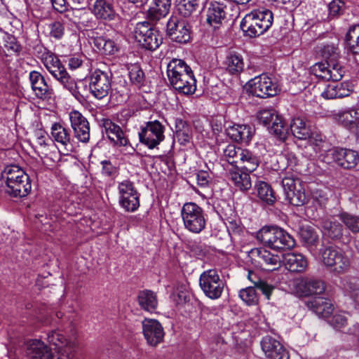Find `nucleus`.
Masks as SVG:
<instances>
[{
    "instance_id": "obj_1",
    "label": "nucleus",
    "mask_w": 359,
    "mask_h": 359,
    "mask_svg": "<svg viewBox=\"0 0 359 359\" xmlns=\"http://www.w3.org/2000/svg\"><path fill=\"white\" fill-rule=\"evenodd\" d=\"M251 255L261 266L271 271L278 269L281 262L286 269L292 272H303L308 266L306 259L302 254L287 253L283 255L281 260L280 256L272 254L265 248H257L252 250Z\"/></svg>"
},
{
    "instance_id": "obj_2",
    "label": "nucleus",
    "mask_w": 359,
    "mask_h": 359,
    "mask_svg": "<svg viewBox=\"0 0 359 359\" xmlns=\"http://www.w3.org/2000/svg\"><path fill=\"white\" fill-rule=\"evenodd\" d=\"M320 53L326 62L313 65L311 67L313 74L316 77L326 81L340 80L344 76V69L338 60L340 53L338 43L324 44L320 48Z\"/></svg>"
},
{
    "instance_id": "obj_3",
    "label": "nucleus",
    "mask_w": 359,
    "mask_h": 359,
    "mask_svg": "<svg viewBox=\"0 0 359 359\" xmlns=\"http://www.w3.org/2000/svg\"><path fill=\"white\" fill-rule=\"evenodd\" d=\"M167 75L170 86L177 93L191 95L196 92V80L193 71L183 60H171L167 65Z\"/></svg>"
},
{
    "instance_id": "obj_4",
    "label": "nucleus",
    "mask_w": 359,
    "mask_h": 359,
    "mask_svg": "<svg viewBox=\"0 0 359 359\" xmlns=\"http://www.w3.org/2000/svg\"><path fill=\"white\" fill-rule=\"evenodd\" d=\"M1 178L5 182L6 192L13 197H25L32 189L29 175L19 165H6L1 172Z\"/></svg>"
},
{
    "instance_id": "obj_5",
    "label": "nucleus",
    "mask_w": 359,
    "mask_h": 359,
    "mask_svg": "<svg viewBox=\"0 0 359 359\" xmlns=\"http://www.w3.org/2000/svg\"><path fill=\"white\" fill-rule=\"evenodd\" d=\"M322 264L334 275H341L348 271L351 259L344 250L336 245H323L318 252Z\"/></svg>"
},
{
    "instance_id": "obj_6",
    "label": "nucleus",
    "mask_w": 359,
    "mask_h": 359,
    "mask_svg": "<svg viewBox=\"0 0 359 359\" xmlns=\"http://www.w3.org/2000/svg\"><path fill=\"white\" fill-rule=\"evenodd\" d=\"M257 239L275 250H284L295 245L294 238L283 229L276 226H265L257 232Z\"/></svg>"
},
{
    "instance_id": "obj_7",
    "label": "nucleus",
    "mask_w": 359,
    "mask_h": 359,
    "mask_svg": "<svg viewBox=\"0 0 359 359\" xmlns=\"http://www.w3.org/2000/svg\"><path fill=\"white\" fill-rule=\"evenodd\" d=\"M280 178L285 198L290 204L299 206L307 202L304 187L296 172L287 168L280 174Z\"/></svg>"
},
{
    "instance_id": "obj_8",
    "label": "nucleus",
    "mask_w": 359,
    "mask_h": 359,
    "mask_svg": "<svg viewBox=\"0 0 359 359\" xmlns=\"http://www.w3.org/2000/svg\"><path fill=\"white\" fill-rule=\"evenodd\" d=\"M181 217L185 229L192 233H200L205 228L204 210L195 203H184L181 209Z\"/></svg>"
},
{
    "instance_id": "obj_9",
    "label": "nucleus",
    "mask_w": 359,
    "mask_h": 359,
    "mask_svg": "<svg viewBox=\"0 0 359 359\" xmlns=\"http://www.w3.org/2000/svg\"><path fill=\"white\" fill-rule=\"evenodd\" d=\"M199 285L204 294L210 299H219L224 291L226 283L215 269L204 271L199 278Z\"/></svg>"
},
{
    "instance_id": "obj_10",
    "label": "nucleus",
    "mask_w": 359,
    "mask_h": 359,
    "mask_svg": "<svg viewBox=\"0 0 359 359\" xmlns=\"http://www.w3.org/2000/svg\"><path fill=\"white\" fill-rule=\"evenodd\" d=\"M290 289L299 297L320 295L325 292V283L318 278L302 276L291 281Z\"/></svg>"
},
{
    "instance_id": "obj_11",
    "label": "nucleus",
    "mask_w": 359,
    "mask_h": 359,
    "mask_svg": "<svg viewBox=\"0 0 359 359\" xmlns=\"http://www.w3.org/2000/svg\"><path fill=\"white\" fill-rule=\"evenodd\" d=\"M165 130L158 120L147 121L139 132L140 142L149 149L156 148L165 140Z\"/></svg>"
},
{
    "instance_id": "obj_12",
    "label": "nucleus",
    "mask_w": 359,
    "mask_h": 359,
    "mask_svg": "<svg viewBox=\"0 0 359 359\" xmlns=\"http://www.w3.org/2000/svg\"><path fill=\"white\" fill-rule=\"evenodd\" d=\"M134 37L140 45L150 50L157 49L163 42V37L160 32L145 21L136 25Z\"/></svg>"
},
{
    "instance_id": "obj_13",
    "label": "nucleus",
    "mask_w": 359,
    "mask_h": 359,
    "mask_svg": "<svg viewBox=\"0 0 359 359\" xmlns=\"http://www.w3.org/2000/svg\"><path fill=\"white\" fill-rule=\"evenodd\" d=\"M248 90L254 96L266 98L276 95L280 88L272 78L261 74L248 81Z\"/></svg>"
},
{
    "instance_id": "obj_14",
    "label": "nucleus",
    "mask_w": 359,
    "mask_h": 359,
    "mask_svg": "<svg viewBox=\"0 0 359 359\" xmlns=\"http://www.w3.org/2000/svg\"><path fill=\"white\" fill-rule=\"evenodd\" d=\"M118 203L126 212H133L140 207V194L133 182L123 180L118 184Z\"/></svg>"
},
{
    "instance_id": "obj_15",
    "label": "nucleus",
    "mask_w": 359,
    "mask_h": 359,
    "mask_svg": "<svg viewBox=\"0 0 359 359\" xmlns=\"http://www.w3.org/2000/svg\"><path fill=\"white\" fill-rule=\"evenodd\" d=\"M91 95L97 100L107 97L111 90V74L100 69L95 70L89 78Z\"/></svg>"
},
{
    "instance_id": "obj_16",
    "label": "nucleus",
    "mask_w": 359,
    "mask_h": 359,
    "mask_svg": "<svg viewBox=\"0 0 359 359\" xmlns=\"http://www.w3.org/2000/svg\"><path fill=\"white\" fill-rule=\"evenodd\" d=\"M48 341L55 346L57 359H72L76 346L75 341L67 339L60 331H52L48 334Z\"/></svg>"
},
{
    "instance_id": "obj_17",
    "label": "nucleus",
    "mask_w": 359,
    "mask_h": 359,
    "mask_svg": "<svg viewBox=\"0 0 359 359\" xmlns=\"http://www.w3.org/2000/svg\"><path fill=\"white\" fill-rule=\"evenodd\" d=\"M167 34L172 41L185 43L191 39L190 26L186 20L171 16L167 22Z\"/></svg>"
},
{
    "instance_id": "obj_18",
    "label": "nucleus",
    "mask_w": 359,
    "mask_h": 359,
    "mask_svg": "<svg viewBox=\"0 0 359 359\" xmlns=\"http://www.w3.org/2000/svg\"><path fill=\"white\" fill-rule=\"evenodd\" d=\"M69 117L74 137L79 142H88L90 140V124L87 118L76 110L69 112Z\"/></svg>"
},
{
    "instance_id": "obj_19",
    "label": "nucleus",
    "mask_w": 359,
    "mask_h": 359,
    "mask_svg": "<svg viewBox=\"0 0 359 359\" xmlns=\"http://www.w3.org/2000/svg\"><path fill=\"white\" fill-rule=\"evenodd\" d=\"M142 325L144 337L150 346H156L163 341L164 330L157 320L144 318Z\"/></svg>"
},
{
    "instance_id": "obj_20",
    "label": "nucleus",
    "mask_w": 359,
    "mask_h": 359,
    "mask_svg": "<svg viewBox=\"0 0 359 359\" xmlns=\"http://www.w3.org/2000/svg\"><path fill=\"white\" fill-rule=\"evenodd\" d=\"M226 8L224 0L208 3L205 11L207 23L214 29L219 28L226 18Z\"/></svg>"
},
{
    "instance_id": "obj_21",
    "label": "nucleus",
    "mask_w": 359,
    "mask_h": 359,
    "mask_svg": "<svg viewBox=\"0 0 359 359\" xmlns=\"http://www.w3.org/2000/svg\"><path fill=\"white\" fill-rule=\"evenodd\" d=\"M334 118L350 132L359 135V107L339 111L334 114Z\"/></svg>"
},
{
    "instance_id": "obj_22",
    "label": "nucleus",
    "mask_w": 359,
    "mask_h": 359,
    "mask_svg": "<svg viewBox=\"0 0 359 359\" xmlns=\"http://www.w3.org/2000/svg\"><path fill=\"white\" fill-rule=\"evenodd\" d=\"M262 349L269 359H289V354L283 345L271 336L263 337L261 341Z\"/></svg>"
},
{
    "instance_id": "obj_23",
    "label": "nucleus",
    "mask_w": 359,
    "mask_h": 359,
    "mask_svg": "<svg viewBox=\"0 0 359 359\" xmlns=\"http://www.w3.org/2000/svg\"><path fill=\"white\" fill-rule=\"evenodd\" d=\"M31 87L35 95L41 100H48L53 94V90L48 86L44 77L36 71L29 73Z\"/></svg>"
},
{
    "instance_id": "obj_24",
    "label": "nucleus",
    "mask_w": 359,
    "mask_h": 359,
    "mask_svg": "<svg viewBox=\"0 0 359 359\" xmlns=\"http://www.w3.org/2000/svg\"><path fill=\"white\" fill-rule=\"evenodd\" d=\"M27 359H53L50 348L40 339L27 343Z\"/></svg>"
},
{
    "instance_id": "obj_25",
    "label": "nucleus",
    "mask_w": 359,
    "mask_h": 359,
    "mask_svg": "<svg viewBox=\"0 0 359 359\" xmlns=\"http://www.w3.org/2000/svg\"><path fill=\"white\" fill-rule=\"evenodd\" d=\"M353 92L351 85L348 82L332 83L327 85L321 92V96L326 100L343 98Z\"/></svg>"
},
{
    "instance_id": "obj_26",
    "label": "nucleus",
    "mask_w": 359,
    "mask_h": 359,
    "mask_svg": "<svg viewBox=\"0 0 359 359\" xmlns=\"http://www.w3.org/2000/svg\"><path fill=\"white\" fill-rule=\"evenodd\" d=\"M255 128L245 124H233L226 129V135L235 142L249 143L255 134Z\"/></svg>"
},
{
    "instance_id": "obj_27",
    "label": "nucleus",
    "mask_w": 359,
    "mask_h": 359,
    "mask_svg": "<svg viewBox=\"0 0 359 359\" xmlns=\"http://www.w3.org/2000/svg\"><path fill=\"white\" fill-rule=\"evenodd\" d=\"M39 48L41 53L40 58L42 63L53 77L57 76L58 73L60 74L66 69L64 65L61 63L58 57L53 53L48 50L43 46H40Z\"/></svg>"
},
{
    "instance_id": "obj_28",
    "label": "nucleus",
    "mask_w": 359,
    "mask_h": 359,
    "mask_svg": "<svg viewBox=\"0 0 359 359\" xmlns=\"http://www.w3.org/2000/svg\"><path fill=\"white\" fill-rule=\"evenodd\" d=\"M50 137L53 141L65 148H69V150L73 147V139L69 129L60 123L55 122L51 125Z\"/></svg>"
},
{
    "instance_id": "obj_29",
    "label": "nucleus",
    "mask_w": 359,
    "mask_h": 359,
    "mask_svg": "<svg viewBox=\"0 0 359 359\" xmlns=\"http://www.w3.org/2000/svg\"><path fill=\"white\" fill-rule=\"evenodd\" d=\"M315 140L316 143H313L309 147H311L314 150L316 156L318 154L320 161L327 164L335 163L337 165L339 148H332L325 150L323 149L326 144L325 142L323 141L321 138L319 140V142L318 140Z\"/></svg>"
},
{
    "instance_id": "obj_30",
    "label": "nucleus",
    "mask_w": 359,
    "mask_h": 359,
    "mask_svg": "<svg viewBox=\"0 0 359 359\" xmlns=\"http://www.w3.org/2000/svg\"><path fill=\"white\" fill-rule=\"evenodd\" d=\"M244 170L233 168L228 172L229 180L233 185L242 191L249 190L252 187V182L249 172Z\"/></svg>"
},
{
    "instance_id": "obj_31",
    "label": "nucleus",
    "mask_w": 359,
    "mask_h": 359,
    "mask_svg": "<svg viewBox=\"0 0 359 359\" xmlns=\"http://www.w3.org/2000/svg\"><path fill=\"white\" fill-rule=\"evenodd\" d=\"M103 128L109 139L116 145L126 146L128 144V139L121 128L113 123L111 120L104 119Z\"/></svg>"
},
{
    "instance_id": "obj_32",
    "label": "nucleus",
    "mask_w": 359,
    "mask_h": 359,
    "mask_svg": "<svg viewBox=\"0 0 359 359\" xmlns=\"http://www.w3.org/2000/svg\"><path fill=\"white\" fill-rule=\"evenodd\" d=\"M93 13L97 19L105 21L114 20L116 15L112 4L106 0H95Z\"/></svg>"
},
{
    "instance_id": "obj_33",
    "label": "nucleus",
    "mask_w": 359,
    "mask_h": 359,
    "mask_svg": "<svg viewBox=\"0 0 359 359\" xmlns=\"http://www.w3.org/2000/svg\"><path fill=\"white\" fill-rule=\"evenodd\" d=\"M54 78L60 83L64 89L68 90L77 100L83 98V95L79 89L76 81L69 75L66 69L60 74L58 73L57 76Z\"/></svg>"
},
{
    "instance_id": "obj_34",
    "label": "nucleus",
    "mask_w": 359,
    "mask_h": 359,
    "mask_svg": "<svg viewBox=\"0 0 359 359\" xmlns=\"http://www.w3.org/2000/svg\"><path fill=\"white\" fill-rule=\"evenodd\" d=\"M307 306L321 318L329 317L334 310V306L330 300L320 297L309 301Z\"/></svg>"
},
{
    "instance_id": "obj_35",
    "label": "nucleus",
    "mask_w": 359,
    "mask_h": 359,
    "mask_svg": "<svg viewBox=\"0 0 359 359\" xmlns=\"http://www.w3.org/2000/svg\"><path fill=\"white\" fill-rule=\"evenodd\" d=\"M359 162V155L356 151L339 148L337 165L345 169L354 168Z\"/></svg>"
},
{
    "instance_id": "obj_36",
    "label": "nucleus",
    "mask_w": 359,
    "mask_h": 359,
    "mask_svg": "<svg viewBox=\"0 0 359 359\" xmlns=\"http://www.w3.org/2000/svg\"><path fill=\"white\" fill-rule=\"evenodd\" d=\"M259 164V159L257 155L249 149H243L236 168L252 172L257 169Z\"/></svg>"
},
{
    "instance_id": "obj_37",
    "label": "nucleus",
    "mask_w": 359,
    "mask_h": 359,
    "mask_svg": "<svg viewBox=\"0 0 359 359\" xmlns=\"http://www.w3.org/2000/svg\"><path fill=\"white\" fill-rule=\"evenodd\" d=\"M240 27L244 35L249 37H256L264 33L250 13H248L242 19Z\"/></svg>"
},
{
    "instance_id": "obj_38",
    "label": "nucleus",
    "mask_w": 359,
    "mask_h": 359,
    "mask_svg": "<svg viewBox=\"0 0 359 359\" xmlns=\"http://www.w3.org/2000/svg\"><path fill=\"white\" fill-rule=\"evenodd\" d=\"M140 306L144 311L153 313L157 308L158 300L156 294L149 290H142L139 292L137 297Z\"/></svg>"
},
{
    "instance_id": "obj_39",
    "label": "nucleus",
    "mask_w": 359,
    "mask_h": 359,
    "mask_svg": "<svg viewBox=\"0 0 359 359\" xmlns=\"http://www.w3.org/2000/svg\"><path fill=\"white\" fill-rule=\"evenodd\" d=\"M250 15L259 24L264 33L271 27L273 21V13L269 9H257L251 11Z\"/></svg>"
},
{
    "instance_id": "obj_40",
    "label": "nucleus",
    "mask_w": 359,
    "mask_h": 359,
    "mask_svg": "<svg viewBox=\"0 0 359 359\" xmlns=\"http://www.w3.org/2000/svg\"><path fill=\"white\" fill-rule=\"evenodd\" d=\"M170 6L171 0H153L148 11L149 15L154 20H158L169 13Z\"/></svg>"
},
{
    "instance_id": "obj_41",
    "label": "nucleus",
    "mask_w": 359,
    "mask_h": 359,
    "mask_svg": "<svg viewBox=\"0 0 359 359\" xmlns=\"http://www.w3.org/2000/svg\"><path fill=\"white\" fill-rule=\"evenodd\" d=\"M175 136L180 144L186 145L191 142L192 130L189 125L182 119L175 121Z\"/></svg>"
},
{
    "instance_id": "obj_42",
    "label": "nucleus",
    "mask_w": 359,
    "mask_h": 359,
    "mask_svg": "<svg viewBox=\"0 0 359 359\" xmlns=\"http://www.w3.org/2000/svg\"><path fill=\"white\" fill-rule=\"evenodd\" d=\"M290 130L292 135L299 140H306L311 137V141L313 139L310 136V130L307 127L304 120L299 117H295L292 119L290 123Z\"/></svg>"
},
{
    "instance_id": "obj_43",
    "label": "nucleus",
    "mask_w": 359,
    "mask_h": 359,
    "mask_svg": "<svg viewBox=\"0 0 359 359\" xmlns=\"http://www.w3.org/2000/svg\"><path fill=\"white\" fill-rule=\"evenodd\" d=\"M345 41L348 49L353 55L359 56V24L349 28L346 34Z\"/></svg>"
},
{
    "instance_id": "obj_44",
    "label": "nucleus",
    "mask_w": 359,
    "mask_h": 359,
    "mask_svg": "<svg viewBox=\"0 0 359 359\" xmlns=\"http://www.w3.org/2000/svg\"><path fill=\"white\" fill-rule=\"evenodd\" d=\"M322 231L324 236L332 239H339L342 236V225L334 220L326 219L322 222Z\"/></svg>"
},
{
    "instance_id": "obj_45",
    "label": "nucleus",
    "mask_w": 359,
    "mask_h": 359,
    "mask_svg": "<svg viewBox=\"0 0 359 359\" xmlns=\"http://www.w3.org/2000/svg\"><path fill=\"white\" fill-rule=\"evenodd\" d=\"M226 69L231 74H237L243 70V56L237 53H230L225 60Z\"/></svg>"
},
{
    "instance_id": "obj_46",
    "label": "nucleus",
    "mask_w": 359,
    "mask_h": 359,
    "mask_svg": "<svg viewBox=\"0 0 359 359\" xmlns=\"http://www.w3.org/2000/svg\"><path fill=\"white\" fill-rule=\"evenodd\" d=\"M95 46L104 55H113L118 50L115 42L104 36H97L93 39Z\"/></svg>"
},
{
    "instance_id": "obj_47",
    "label": "nucleus",
    "mask_w": 359,
    "mask_h": 359,
    "mask_svg": "<svg viewBox=\"0 0 359 359\" xmlns=\"http://www.w3.org/2000/svg\"><path fill=\"white\" fill-rule=\"evenodd\" d=\"M255 187L258 197L266 203L272 205L276 201V196L271 186L265 182L259 181Z\"/></svg>"
},
{
    "instance_id": "obj_48",
    "label": "nucleus",
    "mask_w": 359,
    "mask_h": 359,
    "mask_svg": "<svg viewBox=\"0 0 359 359\" xmlns=\"http://www.w3.org/2000/svg\"><path fill=\"white\" fill-rule=\"evenodd\" d=\"M330 191L327 188H311L309 200L316 207H324L329 198Z\"/></svg>"
},
{
    "instance_id": "obj_49",
    "label": "nucleus",
    "mask_w": 359,
    "mask_h": 359,
    "mask_svg": "<svg viewBox=\"0 0 359 359\" xmlns=\"http://www.w3.org/2000/svg\"><path fill=\"white\" fill-rule=\"evenodd\" d=\"M344 291L353 300L355 309L359 311V280L351 279L346 281L344 284Z\"/></svg>"
},
{
    "instance_id": "obj_50",
    "label": "nucleus",
    "mask_w": 359,
    "mask_h": 359,
    "mask_svg": "<svg viewBox=\"0 0 359 359\" xmlns=\"http://www.w3.org/2000/svg\"><path fill=\"white\" fill-rule=\"evenodd\" d=\"M128 70L131 83L141 87L144 83L145 75L140 66L137 63L130 64L128 65Z\"/></svg>"
},
{
    "instance_id": "obj_51",
    "label": "nucleus",
    "mask_w": 359,
    "mask_h": 359,
    "mask_svg": "<svg viewBox=\"0 0 359 359\" xmlns=\"http://www.w3.org/2000/svg\"><path fill=\"white\" fill-rule=\"evenodd\" d=\"M243 148L236 147L234 144H228L223 150V157L229 164L232 165L234 168L238 165L241 154Z\"/></svg>"
},
{
    "instance_id": "obj_52",
    "label": "nucleus",
    "mask_w": 359,
    "mask_h": 359,
    "mask_svg": "<svg viewBox=\"0 0 359 359\" xmlns=\"http://www.w3.org/2000/svg\"><path fill=\"white\" fill-rule=\"evenodd\" d=\"M299 236L304 244L312 250L318 241V235L311 226H303L299 231Z\"/></svg>"
},
{
    "instance_id": "obj_53",
    "label": "nucleus",
    "mask_w": 359,
    "mask_h": 359,
    "mask_svg": "<svg viewBox=\"0 0 359 359\" xmlns=\"http://www.w3.org/2000/svg\"><path fill=\"white\" fill-rule=\"evenodd\" d=\"M239 297L248 306L256 305L259 302L258 294L254 287H247L239 291Z\"/></svg>"
},
{
    "instance_id": "obj_54",
    "label": "nucleus",
    "mask_w": 359,
    "mask_h": 359,
    "mask_svg": "<svg viewBox=\"0 0 359 359\" xmlns=\"http://www.w3.org/2000/svg\"><path fill=\"white\" fill-rule=\"evenodd\" d=\"M198 6V0H180L177 8L180 14L185 18L190 16Z\"/></svg>"
},
{
    "instance_id": "obj_55",
    "label": "nucleus",
    "mask_w": 359,
    "mask_h": 359,
    "mask_svg": "<svg viewBox=\"0 0 359 359\" xmlns=\"http://www.w3.org/2000/svg\"><path fill=\"white\" fill-rule=\"evenodd\" d=\"M269 130L271 133L283 140L286 137L288 132V128L285 125L282 116L279 115L272 122Z\"/></svg>"
},
{
    "instance_id": "obj_56",
    "label": "nucleus",
    "mask_w": 359,
    "mask_h": 359,
    "mask_svg": "<svg viewBox=\"0 0 359 359\" xmlns=\"http://www.w3.org/2000/svg\"><path fill=\"white\" fill-rule=\"evenodd\" d=\"M248 279L255 284V286L259 289L266 297L269 299L271 294L274 289V287L267 283L266 281L260 279H257L255 274L253 272L249 271L248 275Z\"/></svg>"
},
{
    "instance_id": "obj_57",
    "label": "nucleus",
    "mask_w": 359,
    "mask_h": 359,
    "mask_svg": "<svg viewBox=\"0 0 359 359\" xmlns=\"http://www.w3.org/2000/svg\"><path fill=\"white\" fill-rule=\"evenodd\" d=\"M278 114L273 108H265L257 112V118L260 123L265 126H269Z\"/></svg>"
},
{
    "instance_id": "obj_58",
    "label": "nucleus",
    "mask_w": 359,
    "mask_h": 359,
    "mask_svg": "<svg viewBox=\"0 0 359 359\" xmlns=\"http://www.w3.org/2000/svg\"><path fill=\"white\" fill-rule=\"evenodd\" d=\"M340 219L353 233H359V216L343 212L339 215Z\"/></svg>"
},
{
    "instance_id": "obj_59",
    "label": "nucleus",
    "mask_w": 359,
    "mask_h": 359,
    "mask_svg": "<svg viewBox=\"0 0 359 359\" xmlns=\"http://www.w3.org/2000/svg\"><path fill=\"white\" fill-rule=\"evenodd\" d=\"M34 136L36 140V144L40 147L41 149H46L49 146H53V144L50 143V140L48 137V133L43 129H37L34 132Z\"/></svg>"
},
{
    "instance_id": "obj_60",
    "label": "nucleus",
    "mask_w": 359,
    "mask_h": 359,
    "mask_svg": "<svg viewBox=\"0 0 359 359\" xmlns=\"http://www.w3.org/2000/svg\"><path fill=\"white\" fill-rule=\"evenodd\" d=\"M329 17L335 18L340 15L344 10V3L341 0H333L328 5Z\"/></svg>"
},
{
    "instance_id": "obj_61",
    "label": "nucleus",
    "mask_w": 359,
    "mask_h": 359,
    "mask_svg": "<svg viewBox=\"0 0 359 359\" xmlns=\"http://www.w3.org/2000/svg\"><path fill=\"white\" fill-rule=\"evenodd\" d=\"M329 323L334 328L339 330L346 325L347 317L344 313H335Z\"/></svg>"
},
{
    "instance_id": "obj_62",
    "label": "nucleus",
    "mask_w": 359,
    "mask_h": 359,
    "mask_svg": "<svg viewBox=\"0 0 359 359\" xmlns=\"http://www.w3.org/2000/svg\"><path fill=\"white\" fill-rule=\"evenodd\" d=\"M65 34V27L60 22H54L50 25V36L55 39H60Z\"/></svg>"
},
{
    "instance_id": "obj_63",
    "label": "nucleus",
    "mask_w": 359,
    "mask_h": 359,
    "mask_svg": "<svg viewBox=\"0 0 359 359\" xmlns=\"http://www.w3.org/2000/svg\"><path fill=\"white\" fill-rule=\"evenodd\" d=\"M102 165V173L108 177H114L117 175L118 169L116 166L113 165L109 161H102L101 162Z\"/></svg>"
},
{
    "instance_id": "obj_64",
    "label": "nucleus",
    "mask_w": 359,
    "mask_h": 359,
    "mask_svg": "<svg viewBox=\"0 0 359 359\" xmlns=\"http://www.w3.org/2000/svg\"><path fill=\"white\" fill-rule=\"evenodd\" d=\"M196 181L198 186L205 187L210 181V176L208 171L199 170L196 173Z\"/></svg>"
}]
</instances>
